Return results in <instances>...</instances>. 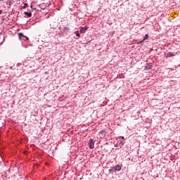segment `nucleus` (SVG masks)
<instances>
[{
	"mask_svg": "<svg viewBox=\"0 0 180 180\" xmlns=\"http://www.w3.org/2000/svg\"><path fill=\"white\" fill-rule=\"evenodd\" d=\"M89 147L90 150L95 148V142L94 141V139H89Z\"/></svg>",
	"mask_w": 180,
	"mask_h": 180,
	"instance_id": "nucleus-1",
	"label": "nucleus"
},
{
	"mask_svg": "<svg viewBox=\"0 0 180 180\" xmlns=\"http://www.w3.org/2000/svg\"><path fill=\"white\" fill-rule=\"evenodd\" d=\"M24 15H25L28 18H32V12H24Z\"/></svg>",
	"mask_w": 180,
	"mask_h": 180,
	"instance_id": "nucleus-2",
	"label": "nucleus"
},
{
	"mask_svg": "<svg viewBox=\"0 0 180 180\" xmlns=\"http://www.w3.org/2000/svg\"><path fill=\"white\" fill-rule=\"evenodd\" d=\"M114 169L115 171H120V169H122V167H120V165H116Z\"/></svg>",
	"mask_w": 180,
	"mask_h": 180,
	"instance_id": "nucleus-3",
	"label": "nucleus"
},
{
	"mask_svg": "<svg viewBox=\"0 0 180 180\" xmlns=\"http://www.w3.org/2000/svg\"><path fill=\"white\" fill-rule=\"evenodd\" d=\"M18 37H19L20 40H22V37H25V36L23 34V33L20 32V33H18Z\"/></svg>",
	"mask_w": 180,
	"mask_h": 180,
	"instance_id": "nucleus-4",
	"label": "nucleus"
},
{
	"mask_svg": "<svg viewBox=\"0 0 180 180\" xmlns=\"http://www.w3.org/2000/svg\"><path fill=\"white\" fill-rule=\"evenodd\" d=\"M79 33H81L82 34H84V33H85V30L84 27H80Z\"/></svg>",
	"mask_w": 180,
	"mask_h": 180,
	"instance_id": "nucleus-5",
	"label": "nucleus"
},
{
	"mask_svg": "<svg viewBox=\"0 0 180 180\" xmlns=\"http://www.w3.org/2000/svg\"><path fill=\"white\" fill-rule=\"evenodd\" d=\"M75 34H76L77 37H81V34H79V31L75 32Z\"/></svg>",
	"mask_w": 180,
	"mask_h": 180,
	"instance_id": "nucleus-6",
	"label": "nucleus"
},
{
	"mask_svg": "<svg viewBox=\"0 0 180 180\" xmlns=\"http://www.w3.org/2000/svg\"><path fill=\"white\" fill-rule=\"evenodd\" d=\"M143 40H148V34H146L143 37Z\"/></svg>",
	"mask_w": 180,
	"mask_h": 180,
	"instance_id": "nucleus-7",
	"label": "nucleus"
},
{
	"mask_svg": "<svg viewBox=\"0 0 180 180\" xmlns=\"http://www.w3.org/2000/svg\"><path fill=\"white\" fill-rule=\"evenodd\" d=\"M27 6H29V4H27V3H25V4H24L23 8L25 9V8H27Z\"/></svg>",
	"mask_w": 180,
	"mask_h": 180,
	"instance_id": "nucleus-8",
	"label": "nucleus"
},
{
	"mask_svg": "<svg viewBox=\"0 0 180 180\" xmlns=\"http://www.w3.org/2000/svg\"><path fill=\"white\" fill-rule=\"evenodd\" d=\"M84 29V30L86 32V30H88V27L85 26Z\"/></svg>",
	"mask_w": 180,
	"mask_h": 180,
	"instance_id": "nucleus-9",
	"label": "nucleus"
},
{
	"mask_svg": "<svg viewBox=\"0 0 180 180\" xmlns=\"http://www.w3.org/2000/svg\"><path fill=\"white\" fill-rule=\"evenodd\" d=\"M113 172V169H109V172Z\"/></svg>",
	"mask_w": 180,
	"mask_h": 180,
	"instance_id": "nucleus-10",
	"label": "nucleus"
},
{
	"mask_svg": "<svg viewBox=\"0 0 180 180\" xmlns=\"http://www.w3.org/2000/svg\"><path fill=\"white\" fill-rule=\"evenodd\" d=\"M30 8H31V9H34L33 8V4H31Z\"/></svg>",
	"mask_w": 180,
	"mask_h": 180,
	"instance_id": "nucleus-11",
	"label": "nucleus"
},
{
	"mask_svg": "<svg viewBox=\"0 0 180 180\" xmlns=\"http://www.w3.org/2000/svg\"><path fill=\"white\" fill-rule=\"evenodd\" d=\"M168 56L169 57H172V54H169Z\"/></svg>",
	"mask_w": 180,
	"mask_h": 180,
	"instance_id": "nucleus-12",
	"label": "nucleus"
},
{
	"mask_svg": "<svg viewBox=\"0 0 180 180\" xmlns=\"http://www.w3.org/2000/svg\"><path fill=\"white\" fill-rule=\"evenodd\" d=\"M25 37L26 38L27 40H29V37H27L26 36Z\"/></svg>",
	"mask_w": 180,
	"mask_h": 180,
	"instance_id": "nucleus-13",
	"label": "nucleus"
},
{
	"mask_svg": "<svg viewBox=\"0 0 180 180\" xmlns=\"http://www.w3.org/2000/svg\"><path fill=\"white\" fill-rule=\"evenodd\" d=\"M143 41H144V40L139 41V43L141 44V43H143Z\"/></svg>",
	"mask_w": 180,
	"mask_h": 180,
	"instance_id": "nucleus-14",
	"label": "nucleus"
},
{
	"mask_svg": "<svg viewBox=\"0 0 180 180\" xmlns=\"http://www.w3.org/2000/svg\"><path fill=\"white\" fill-rule=\"evenodd\" d=\"M1 13H2V11L1 10H0V15H1Z\"/></svg>",
	"mask_w": 180,
	"mask_h": 180,
	"instance_id": "nucleus-15",
	"label": "nucleus"
},
{
	"mask_svg": "<svg viewBox=\"0 0 180 180\" xmlns=\"http://www.w3.org/2000/svg\"><path fill=\"white\" fill-rule=\"evenodd\" d=\"M122 139H124V136H122Z\"/></svg>",
	"mask_w": 180,
	"mask_h": 180,
	"instance_id": "nucleus-16",
	"label": "nucleus"
},
{
	"mask_svg": "<svg viewBox=\"0 0 180 180\" xmlns=\"http://www.w3.org/2000/svg\"><path fill=\"white\" fill-rule=\"evenodd\" d=\"M65 29H68V28H67V27H65Z\"/></svg>",
	"mask_w": 180,
	"mask_h": 180,
	"instance_id": "nucleus-17",
	"label": "nucleus"
},
{
	"mask_svg": "<svg viewBox=\"0 0 180 180\" xmlns=\"http://www.w3.org/2000/svg\"><path fill=\"white\" fill-rule=\"evenodd\" d=\"M0 1H3V0H0Z\"/></svg>",
	"mask_w": 180,
	"mask_h": 180,
	"instance_id": "nucleus-18",
	"label": "nucleus"
}]
</instances>
